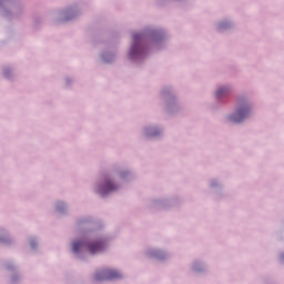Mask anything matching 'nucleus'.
Instances as JSON below:
<instances>
[{
    "label": "nucleus",
    "instance_id": "1",
    "mask_svg": "<svg viewBox=\"0 0 284 284\" xmlns=\"http://www.w3.org/2000/svg\"><path fill=\"white\" fill-rule=\"evenodd\" d=\"M248 114L250 108L242 106L231 116V121H233V123H241Z\"/></svg>",
    "mask_w": 284,
    "mask_h": 284
},
{
    "label": "nucleus",
    "instance_id": "2",
    "mask_svg": "<svg viewBox=\"0 0 284 284\" xmlns=\"http://www.w3.org/2000/svg\"><path fill=\"white\" fill-rule=\"evenodd\" d=\"M97 281H105V278H121V273L114 270H106L103 272V277L101 275H95Z\"/></svg>",
    "mask_w": 284,
    "mask_h": 284
},
{
    "label": "nucleus",
    "instance_id": "3",
    "mask_svg": "<svg viewBox=\"0 0 284 284\" xmlns=\"http://www.w3.org/2000/svg\"><path fill=\"white\" fill-rule=\"evenodd\" d=\"M88 247L91 254H97L99 252H102V250L105 247V244L103 242H94L90 243Z\"/></svg>",
    "mask_w": 284,
    "mask_h": 284
},
{
    "label": "nucleus",
    "instance_id": "4",
    "mask_svg": "<svg viewBox=\"0 0 284 284\" xmlns=\"http://www.w3.org/2000/svg\"><path fill=\"white\" fill-rule=\"evenodd\" d=\"M114 190H116V186H114L112 182L108 181L105 185L100 189V194H108V192H114Z\"/></svg>",
    "mask_w": 284,
    "mask_h": 284
},
{
    "label": "nucleus",
    "instance_id": "5",
    "mask_svg": "<svg viewBox=\"0 0 284 284\" xmlns=\"http://www.w3.org/2000/svg\"><path fill=\"white\" fill-rule=\"evenodd\" d=\"M83 245H85V243H83V241L74 242L73 246H72L73 252H79V250H81V247H83Z\"/></svg>",
    "mask_w": 284,
    "mask_h": 284
},
{
    "label": "nucleus",
    "instance_id": "6",
    "mask_svg": "<svg viewBox=\"0 0 284 284\" xmlns=\"http://www.w3.org/2000/svg\"><path fill=\"white\" fill-rule=\"evenodd\" d=\"M134 54H139V47H136V44H133L130 57H134Z\"/></svg>",
    "mask_w": 284,
    "mask_h": 284
},
{
    "label": "nucleus",
    "instance_id": "7",
    "mask_svg": "<svg viewBox=\"0 0 284 284\" xmlns=\"http://www.w3.org/2000/svg\"><path fill=\"white\" fill-rule=\"evenodd\" d=\"M141 39V34L136 33L133 36V41L136 43Z\"/></svg>",
    "mask_w": 284,
    "mask_h": 284
},
{
    "label": "nucleus",
    "instance_id": "8",
    "mask_svg": "<svg viewBox=\"0 0 284 284\" xmlns=\"http://www.w3.org/2000/svg\"><path fill=\"white\" fill-rule=\"evenodd\" d=\"M217 97H221V90L217 91Z\"/></svg>",
    "mask_w": 284,
    "mask_h": 284
}]
</instances>
